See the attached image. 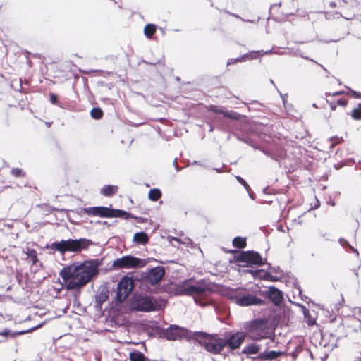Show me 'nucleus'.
<instances>
[{"label": "nucleus", "mask_w": 361, "mask_h": 361, "mask_svg": "<svg viewBox=\"0 0 361 361\" xmlns=\"http://www.w3.org/2000/svg\"><path fill=\"white\" fill-rule=\"evenodd\" d=\"M350 94L353 97L356 98V99H361V93L360 92L354 91L353 90H350Z\"/></svg>", "instance_id": "nucleus-36"}, {"label": "nucleus", "mask_w": 361, "mask_h": 361, "mask_svg": "<svg viewBox=\"0 0 361 361\" xmlns=\"http://www.w3.org/2000/svg\"><path fill=\"white\" fill-rule=\"evenodd\" d=\"M164 274L165 270L164 267L158 266L151 269L147 272L145 279L147 283H149L152 286H154L160 282Z\"/></svg>", "instance_id": "nucleus-13"}, {"label": "nucleus", "mask_w": 361, "mask_h": 361, "mask_svg": "<svg viewBox=\"0 0 361 361\" xmlns=\"http://www.w3.org/2000/svg\"><path fill=\"white\" fill-rule=\"evenodd\" d=\"M132 308L140 312H152L157 310L156 300L149 296L136 295L131 301Z\"/></svg>", "instance_id": "nucleus-8"}, {"label": "nucleus", "mask_w": 361, "mask_h": 361, "mask_svg": "<svg viewBox=\"0 0 361 361\" xmlns=\"http://www.w3.org/2000/svg\"><path fill=\"white\" fill-rule=\"evenodd\" d=\"M49 97H50V102H51V103L53 104H56L57 102H58V97H57V95L54 94V93H51L49 94Z\"/></svg>", "instance_id": "nucleus-35"}, {"label": "nucleus", "mask_w": 361, "mask_h": 361, "mask_svg": "<svg viewBox=\"0 0 361 361\" xmlns=\"http://www.w3.org/2000/svg\"><path fill=\"white\" fill-rule=\"evenodd\" d=\"M266 296L275 305H279L283 300L282 292L274 286L269 288Z\"/></svg>", "instance_id": "nucleus-17"}, {"label": "nucleus", "mask_w": 361, "mask_h": 361, "mask_svg": "<svg viewBox=\"0 0 361 361\" xmlns=\"http://www.w3.org/2000/svg\"><path fill=\"white\" fill-rule=\"evenodd\" d=\"M118 189L117 185H104L101 190V193L106 197H111L118 192Z\"/></svg>", "instance_id": "nucleus-20"}, {"label": "nucleus", "mask_w": 361, "mask_h": 361, "mask_svg": "<svg viewBox=\"0 0 361 361\" xmlns=\"http://www.w3.org/2000/svg\"><path fill=\"white\" fill-rule=\"evenodd\" d=\"M283 354L284 352L271 350L269 352L261 353L259 355V357L263 360H273L283 355Z\"/></svg>", "instance_id": "nucleus-18"}, {"label": "nucleus", "mask_w": 361, "mask_h": 361, "mask_svg": "<svg viewBox=\"0 0 361 361\" xmlns=\"http://www.w3.org/2000/svg\"><path fill=\"white\" fill-rule=\"evenodd\" d=\"M259 351V345L256 344H250L247 346H246L244 350L243 353L247 354H256Z\"/></svg>", "instance_id": "nucleus-26"}, {"label": "nucleus", "mask_w": 361, "mask_h": 361, "mask_svg": "<svg viewBox=\"0 0 361 361\" xmlns=\"http://www.w3.org/2000/svg\"><path fill=\"white\" fill-rule=\"evenodd\" d=\"M247 336L246 333L235 332L231 334L228 338L224 339L225 347L227 346L230 350L238 349Z\"/></svg>", "instance_id": "nucleus-12"}, {"label": "nucleus", "mask_w": 361, "mask_h": 361, "mask_svg": "<svg viewBox=\"0 0 361 361\" xmlns=\"http://www.w3.org/2000/svg\"><path fill=\"white\" fill-rule=\"evenodd\" d=\"M303 312H304V315H305V317H307V315L310 314V312H309V310L307 309H305Z\"/></svg>", "instance_id": "nucleus-41"}, {"label": "nucleus", "mask_w": 361, "mask_h": 361, "mask_svg": "<svg viewBox=\"0 0 361 361\" xmlns=\"http://www.w3.org/2000/svg\"><path fill=\"white\" fill-rule=\"evenodd\" d=\"M343 93V91H338L333 93H325V95L329 97L326 98V102L329 104L331 111H335L338 106L345 107L348 105V101L347 99L344 97H338Z\"/></svg>", "instance_id": "nucleus-11"}, {"label": "nucleus", "mask_w": 361, "mask_h": 361, "mask_svg": "<svg viewBox=\"0 0 361 361\" xmlns=\"http://www.w3.org/2000/svg\"><path fill=\"white\" fill-rule=\"evenodd\" d=\"M130 361H146L147 358L145 355L138 350H133L129 353Z\"/></svg>", "instance_id": "nucleus-21"}, {"label": "nucleus", "mask_w": 361, "mask_h": 361, "mask_svg": "<svg viewBox=\"0 0 361 361\" xmlns=\"http://www.w3.org/2000/svg\"><path fill=\"white\" fill-rule=\"evenodd\" d=\"M194 336L199 344L212 354H220L225 348L224 338L219 337L217 334L197 331L194 334Z\"/></svg>", "instance_id": "nucleus-3"}, {"label": "nucleus", "mask_w": 361, "mask_h": 361, "mask_svg": "<svg viewBox=\"0 0 361 361\" xmlns=\"http://www.w3.org/2000/svg\"><path fill=\"white\" fill-rule=\"evenodd\" d=\"M109 291L107 286H102L98 288L95 295V307L101 309L104 302L109 298Z\"/></svg>", "instance_id": "nucleus-15"}, {"label": "nucleus", "mask_w": 361, "mask_h": 361, "mask_svg": "<svg viewBox=\"0 0 361 361\" xmlns=\"http://www.w3.org/2000/svg\"><path fill=\"white\" fill-rule=\"evenodd\" d=\"M236 179L243 185H244V186H247V182L244 179H243L240 176H236Z\"/></svg>", "instance_id": "nucleus-37"}, {"label": "nucleus", "mask_w": 361, "mask_h": 361, "mask_svg": "<svg viewBox=\"0 0 361 361\" xmlns=\"http://www.w3.org/2000/svg\"><path fill=\"white\" fill-rule=\"evenodd\" d=\"M245 329L247 335L254 341H260L269 337L268 321L265 319H255L246 323Z\"/></svg>", "instance_id": "nucleus-5"}, {"label": "nucleus", "mask_w": 361, "mask_h": 361, "mask_svg": "<svg viewBox=\"0 0 361 361\" xmlns=\"http://www.w3.org/2000/svg\"><path fill=\"white\" fill-rule=\"evenodd\" d=\"M343 166V164L341 163H339V164H334V167L336 169H340L342 166Z\"/></svg>", "instance_id": "nucleus-40"}, {"label": "nucleus", "mask_w": 361, "mask_h": 361, "mask_svg": "<svg viewBox=\"0 0 361 361\" xmlns=\"http://www.w3.org/2000/svg\"><path fill=\"white\" fill-rule=\"evenodd\" d=\"M84 213L93 216L102 218H114L128 216L126 212L121 209H111L106 207H92L83 209Z\"/></svg>", "instance_id": "nucleus-6"}, {"label": "nucleus", "mask_w": 361, "mask_h": 361, "mask_svg": "<svg viewBox=\"0 0 361 361\" xmlns=\"http://www.w3.org/2000/svg\"><path fill=\"white\" fill-rule=\"evenodd\" d=\"M161 197V192L159 189H151L148 193V197L152 201H157Z\"/></svg>", "instance_id": "nucleus-24"}, {"label": "nucleus", "mask_w": 361, "mask_h": 361, "mask_svg": "<svg viewBox=\"0 0 361 361\" xmlns=\"http://www.w3.org/2000/svg\"><path fill=\"white\" fill-rule=\"evenodd\" d=\"M146 265L145 259L135 257L133 255H126L115 259L111 266L114 270L122 269L142 268Z\"/></svg>", "instance_id": "nucleus-7"}, {"label": "nucleus", "mask_w": 361, "mask_h": 361, "mask_svg": "<svg viewBox=\"0 0 361 361\" xmlns=\"http://www.w3.org/2000/svg\"><path fill=\"white\" fill-rule=\"evenodd\" d=\"M233 245L237 248L243 249L247 246L246 238L242 237H235L233 240Z\"/></svg>", "instance_id": "nucleus-23"}, {"label": "nucleus", "mask_w": 361, "mask_h": 361, "mask_svg": "<svg viewBox=\"0 0 361 361\" xmlns=\"http://www.w3.org/2000/svg\"><path fill=\"white\" fill-rule=\"evenodd\" d=\"M235 259L237 262H245L250 264L258 266L264 264L259 253L252 250L240 252L239 255L235 256Z\"/></svg>", "instance_id": "nucleus-10"}, {"label": "nucleus", "mask_w": 361, "mask_h": 361, "mask_svg": "<svg viewBox=\"0 0 361 361\" xmlns=\"http://www.w3.org/2000/svg\"><path fill=\"white\" fill-rule=\"evenodd\" d=\"M26 255L30 260L32 261V264H36L38 258H37V252L34 249L27 248V251L25 252Z\"/></svg>", "instance_id": "nucleus-25"}, {"label": "nucleus", "mask_w": 361, "mask_h": 361, "mask_svg": "<svg viewBox=\"0 0 361 361\" xmlns=\"http://www.w3.org/2000/svg\"><path fill=\"white\" fill-rule=\"evenodd\" d=\"M25 331H20V332H11V331L8 329H4L2 331H0V335L4 336H10L11 338H15L18 335L23 334Z\"/></svg>", "instance_id": "nucleus-30"}, {"label": "nucleus", "mask_w": 361, "mask_h": 361, "mask_svg": "<svg viewBox=\"0 0 361 361\" xmlns=\"http://www.w3.org/2000/svg\"><path fill=\"white\" fill-rule=\"evenodd\" d=\"M11 173L16 178H23L25 176V173L19 168H13L11 170Z\"/></svg>", "instance_id": "nucleus-32"}, {"label": "nucleus", "mask_w": 361, "mask_h": 361, "mask_svg": "<svg viewBox=\"0 0 361 361\" xmlns=\"http://www.w3.org/2000/svg\"><path fill=\"white\" fill-rule=\"evenodd\" d=\"M351 116L354 120H361V103L352 111Z\"/></svg>", "instance_id": "nucleus-29"}, {"label": "nucleus", "mask_w": 361, "mask_h": 361, "mask_svg": "<svg viewBox=\"0 0 361 361\" xmlns=\"http://www.w3.org/2000/svg\"><path fill=\"white\" fill-rule=\"evenodd\" d=\"M134 287V281L132 277L124 276L119 281L117 286L116 300L121 303L130 295Z\"/></svg>", "instance_id": "nucleus-9"}, {"label": "nucleus", "mask_w": 361, "mask_h": 361, "mask_svg": "<svg viewBox=\"0 0 361 361\" xmlns=\"http://www.w3.org/2000/svg\"><path fill=\"white\" fill-rule=\"evenodd\" d=\"M222 114L224 117H227L233 120H238L239 118V114L233 111H224Z\"/></svg>", "instance_id": "nucleus-33"}, {"label": "nucleus", "mask_w": 361, "mask_h": 361, "mask_svg": "<svg viewBox=\"0 0 361 361\" xmlns=\"http://www.w3.org/2000/svg\"><path fill=\"white\" fill-rule=\"evenodd\" d=\"M99 265V259L87 260L80 265L72 264L64 267L60 276L68 290H79L98 275Z\"/></svg>", "instance_id": "nucleus-1"}, {"label": "nucleus", "mask_w": 361, "mask_h": 361, "mask_svg": "<svg viewBox=\"0 0 361 361\" xmlns=\"http://www.w3.org/2000/svg\"><path fill=\"white\" fill-rule=\"evenodd\" d=\"M216 106H213L212 107V111H214V112H216V113L221 114H222V112H224V111L216 109Z\"/></svg>", "instance_id": "nucleus-39"}, {"label": "nucleus", "mask_w": 361, "mask_h": 361, "mask_svg": "<svg viewBox=\"0 0 361 361\" xmlns=\"http://www.w3.org/2000/svg\"><path fill=\"white\" fill-rule=\"evenodd\" d=\"M133 241L137 244L145 245L149 241V237L145 232H138L135 233L133 236Z\"/></svg>", "instance_id": "nucleus-19"}, {"label": "nucleus", "mask_w": 361, "mask_h": 361, "mask_svg": "<svg viewBox=\"0 0 361 361\" xmlns=\"http://www.w3.org/2000/svg\"><path fill=\"white\" fill-rule=\"evenodd\" d=\"M157 27L154 24H147L144 27V34L147 38H151L156 32Z\"/></svg>", "instance_id": "nucleus-22"}, {"label": "nucleus", "mask_w": 361, "mask_h": 361, "mask_svg": "<svg viewBox=\"0 0 361 361\" xmlns=\"http://www.w3.org/2000/svg\"><path fill=\"white\" fill-rule=\"evenodd\" d=\"M174 290L176 295L195 297H205L212 293L211 288L202 281L192 284L190 280H185L176 286Z\"/></svg>", "instance_id": "nucleus-2"}, {"label": "nucleus", "mask_w": 361, "mask_h": 361, "mask_svg": "<svg viewBox=\"0 0 361 361\" xmlns=\"http://www.w3.org/2000/svg\"><path fill=\"white\" fill-rule=\"evenodd\" d=\"M248 59H249L248 54H245V55L242 56L241 57L236 58V59H231L230 60L228 61L227 66H231V65L235 64L238 62L245 61Z\"/></svg>", "instance_id": "nucleus-31"}, {"label": "nucleus", "mask_w": 361, "mask_h": 361, "mask_svg": "<svg viewBox=\"0 0 361 361\" xmlns=\"http://www.w3.org/2000/svg\"><path fill=\"white\" fill-rule=\"evenodd\" d=\"M340 243L343 246H348L353 252H355L357 255H358V251L356 249L353 248L347 240L344 239H341Z\"/></svg>", "instance_id": "nucleus-34"}, {"label": "nucleus", "mask_w": 361, "mask_h": 361, "mask_svg": "<svg viewBox=\"0 0 361 361\" xmlns=\"http://www.w3.org/2000/svg\"><path fill=\"white\" fill-rule=\"evenodd\" d=\"M235 302L241 307L251 305H261L264 304L263 300L255 295L246 294L235 298Z\"/></svg>", "instance_id": "nucleus-14"}, {"label": "nucleus", "mask_w": 361, "mask_h": 361, "mask_svg": "<svg viewBox=\"0 0 361 361\" xmlns=\"http://www.w3.org/2000/svg\"><path fill=\"white\" fill-rule=\"evenodd\" d=\"M183 335V329L178 326H171L164 331V336L168 340L176 341Z\"/></svg>", "instance_id": "nucleus-16"}, {"label": "nucleus", "mask_w": 361, "mask_h": 361, "mask_svg": "<svg viewBox=\"0 0 361 361\" xmlns=\"http://www.w3.org/2000/svg\"><path fill=\"white\" fill-rule=\"evenodd\" d=\"M264 279H266V280L271 281H275V279H274V277H273L271 274H268V273H267V274H265V276H264Z\"/></svg>", "instance_id": "nucleus-38"}, {"label": "nucleus", "mask_w": 361, "mask_h": 361, "mask_svg": "<svg viewBox=\"0 0 361 361\" xmlns=\"http://www.w3.org/2000/svg\"><path fill=\"white\" fill-rule=\"evenodd\" d=\"M90 115L94 119H100L102 118L104 113L101 108L94 107L90 111Z\"/></svg>", "instance_id": "nucleus-27"}, {"label": "nucleus", "mask_w": 361, "mask_h": 361, "mask_svg": "<svg viewBox=\"0 0 361 361\" xmlns=\"http://www.w3.org/2000/svg\"><path fill=\"white\" fill-rule=\"evenodd\" d=\"M92 244L90 240L86 238L62 240L56 241L51 244V249L64 254L67 252H80L83 250L88 249Z\"/></svg>", "instance_id": "nucleus-4"}, {"label": "nucleus", "mask_w": 361, "mask_h": 361, "mask_svg": "<svg viewBox=\"0 0 361 361\" xmlns=\"http://www.w3.org/2000/svg\"><path fill=\"white\" fill-rule=\"evenodd\" d=\"M126 214L128 216L125 215L123 216H120V218H123L124 219H134L137 221L138 223H145L147 221V219L141 216H135L133 214L127 212Z\"/></svg>", "instance_id": "nucleus-28"}, {"label": "nucleus", "mask_w": 361, "mask_h": 361, "mask_svg": "<svg viewBox=\"0 0 361 361\" xmlns=\"http://www.w3.org/2000/svg\"><path fill=\"white\" fill-rule=\"evenodd\" d=\"M291 356L294 360H295L297 358V353L295 352H293L291 353Z\"/></svg>", "instance_id": "nucleus-42"}]
</instances>
